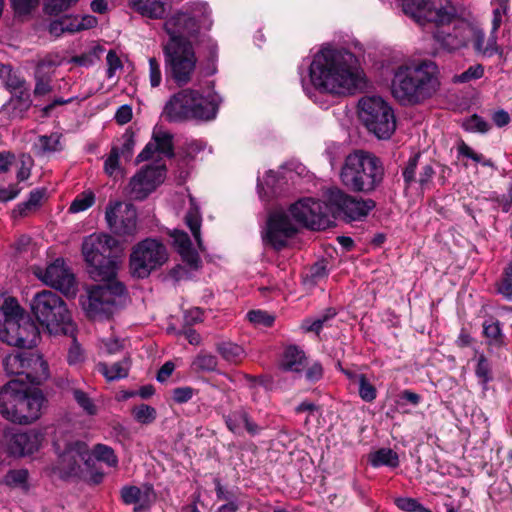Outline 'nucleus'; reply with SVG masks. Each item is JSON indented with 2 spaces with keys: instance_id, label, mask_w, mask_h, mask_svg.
Returning <instances> with one entry per match:
<instances>
[{
  "instance_id": "nucleus-64",
  "label": "nucleus",
  "mask_w": 512,
  "mask_h": 512,
  "mask_svg": "<svg viewBox=\"0 0 512 512\" xmlns=\"http://www.w3.org/2000/svg\"><path fill=\"white\" fill-rule=\"evenodd\" d=\"M32 159L28 155L20 156V167L17 172V179L19 181H25L30 177L31 174Z\"/></svg>"
},
{
  "instance_id": "nucleus-11",
  "label": "nucleus",
  "mask_w": 512,
  "mask_h": 512,
  "mask_svg": "<svg viewBox=\"0 0 512 512\" xmlns=\"http://www.w3.org/2000/svg\"><path fill=\"white\" fill-rule=\"evenodd\" d=\"M402 10L420 25H445L458 14L454 5L448 2L444 5L442 0H402Z\"/></svg>"
},
{
  "instance_id": "nucleus-54",
  "label": "nucleus",
  "mask_w": 512,
  "mask_h": 512,
  "mask_svg": "<svg viewBox=\"0 0 512 512\" xmlns=\"http://www.w3.org/2000/svg\"><path fill=\"white\" fill-rule=\"evenodd\" d=\"M464 127L466 130L471 132L486 133L490 129V124L482 117L474 114L465 121Z\"/></svg>"
},
{
  "instance_id": "nucleus-9",
  "label": "nucleus",
  "mask_w": 512,
  "mask_h": 512,
  "mask_svg": "<svg viewBox=\"0 0 512 512\" xmlns=\"http://www.w3.org/2000/svg\"><path fill=\"white\" fill-rule=\"evenodd\" d=\"M168 260L166 246L158 239L146 238L138 242L130 254V272L135 278H147Z\"/></svg>"
},
{
  "instance_id": "nucleus-21",
  "label": "nucleus",
  "mask_w": 512,
  "mask_h": 512,
  "mask_svg": "<svg viewBox=\"0 0 512 512\" xmlns=\"http://www.w3.org/2000/svg\"><path fill=\"white\" fill-rule=\"evenodd\" d=\"M40 278L45 284L67 296H73L76 293L75 277L59 259L50 264Z\"/></svg>"
},
{
  "instance_id": "nucleus-31",
  "label": "nucleus",
  "mask_w": 512,
  "mask_h": 512,
  "mask_svg": "<svg viewBox=\"0 0 512 512\" xmlns=\"http://www.w3.org/2000/svg\"><path fill=\"white\" fill-rule=\"evenodd\" d=\"M216 351L221 357L230 363H238L244 357V349L235 343L230 341H222L216 344Z\"/></svg>"
},
{
  "instance_id": "nucleus-42",
  "label": "nucleus",
  "mask_w": 512,
  "mask_h": 512,
  "mask_svg": "<svg viewBox=\"0 0 512 512\" xmlns=\"http://www.w3.org/2000/svg\"><path fill=\"white\" fill-rule=\"evenodd\" d=\"M93 455L96 460L106 463L109 467H116L118 458L114 450L104 444H96L93 448Z\"/></svg>"
},
{
  "instance_id": "nucleus-36",
  "label": "nucleus",
  "mask_w": 512,
  "mask_h": 512,
  "mask_svg": "<svg viewBox=\"0 0 512 512\" xmlns=\"http://www.w3.org/2000/svg\"><path fill=\"white\" fill-rule=\"evenodd\" d=\"M42 64L39 63L35 72L34 96L42 97L52 92L51 76L41 71Z\"/></svg>"
},
{
  "instance_id": "nucleus-61",
  "label": "nucleus",
  "mask_w": 512,
  "mask_h": 512,
  "mask_svg": "<svg viewBox=\"0 0 512 512\" xmlns=\"http://www.w3.org/2000/svg\"><path fill=\"white\" fill-rule=\"evenodd\" d=\"M120 151L119 147H112L108 158L105 160L104 168L108 175H113L119 169Z\"/></svg>"
},
{
  "instance_id": "nucleus-35",
  "label": "nucleus",
  "mask_w": 512,
  "mask_h": 512,
  "mask_svg": "<svg viewBox=\"0 0 512 512\" xmlns=\"http://www.w3.org/2000/svg\"><path fill=\"white\" fill-rule=\"evenodd\" d=\"M4 482L6 485L13 488H20L24 491L28 490V470L26 469H11L5 477Z\"/></svg>"
},
{
  "instance_id": "nucleus-56",
  "label": "nucleus",
  "mask_w": 512,
  "mask_h": 512,
  "mask_svg": "<svg viewBox=\"0 0 512 512\" xmlns=\"http://www.w3.org/2000/svg\"><path fill=\"white\" fill-rule=\"evenodd\" d=\"M419 158L420 154H415L410 157L403 170V178L407 186H410L416 181L415 174Z\"/></svg>"
},
{
  "instance_id": "nucleus-33",
  "label": "nucleus",
  "mask_w": 512,
  "mask_h": 512,
  "mask_svg": "<svg viewBox=\"0 0 512 512\" xmlns=\"http://www.w3.org/2000/svg\"><path fill=\"white\" fill-rule=\"evenodd\" d=\"M151 496H154L152 487H146L142 491L137 486H125L121 490V498L125 504H137L143 499L150 500Z\"/></svg>"
},
{
  "instance_id": "nucleus-48",
  "label": "nucleus",
  "mask_w": 512,
  "mask_h": 512,
  "mask_svg": "<svg viewBox=\"0 0 512 512\" xmlns=\"http://www.w3.org/2000/svg\"><path fill=\"white\" fill-rule=\"evenodd\" d=\"M475 373L483 385L492 380L491 365L484 355L478 358Z\"/></svg>"
},
{
  "instance_id": "nucleus-39",
  "label": "nucleus",
  "mask_w": 512,
  "mask_h": 512,
  "mask_svg": "<svg viewBox=\"0 0 512 512\" xmlns=\"http://www.w3.org/2000/svg\"><path fill=\"white\" fill-rule=\"evenodd\" d=\"M483 333L490 344L502 345L504 336L498 320H489L483 323Z\"/></svg>"
},
{
  "instance_id": "nucleus-59",
  "label": "nucleus",
  "mask_w": 512,
  "mask_h": 512,
  "mask_svg": "<svg viewBox=\"0 0 512 512\" xmlns=\"http://www.w3.org/2000/svg\"><path fill=\"white\" fill-rule=\"evenodd\" d=\"M149 63V81L152 87H158L162 81V73L160 64L156 58L151 57L148 60Z\"/></svg>"
},
{
  "instance_id": "nucleus-55",
  "label": "nucleus",
  "mask_w": 512,
  "mask_h": 512,
  "mask_svg": "<svg viewBox=\"0 0 512 512\" xmlns=\"http://www.w3.org/2000/svg\"><path fill=\"white\" fill-rule=\"evenodd\" d=\"M77 1L78 0H47L44 9L49 15H58Z\"/></svg>"
},
{
  "instance_id": "nucleus-50",
  "label": "nucleus",
  "mask_w": 512,
  "mask_h": 512,
  "mask_svg": "<svg viewBox=\"0 0 512 512\" xmlns=\"http://www.w3.org/2000/svg\"><path fill=\"white\" fill-rule=\"evenodd\" d=\"M458 152L460 155L470 158L477 163H481L483 166L493 167L494 164L490 159H484L482 154L476 153L470 146L462 141L458 146Z\"/></svg>"
},
{
  "instance_id": "nucleus-44",
  "label": "nucleus",
  "mask_w": 512,
  "mask_h": 512,
  "mask_svg": "<svg viewBox=\"0 0 512 512\" xmlns=\"http://www.w3.org/2000/svg\"><path fill=\"white\" fill-rule=\"evenodd\" d=\"M3 82L12 94L29 90L25 79L14 72L12 68L10 69V73L4 77Z\"/></svg>"
},
{
  "instance_id": "nucleus-7",
  "label": "nucleus",
  "mask_w": 512,
  "mask_h": 512,
  "mask_svg": "<svg viewBox=\"0 0 512 512\" xmlns=\"http://www.w3.org/2000/svg\"><path fill=\"white\" fill-rule=\"evenodd\" d=\"M35 319L50 333H67L71 326V315L64 300L50 290L36 293L30 302Z\"/></svg>"
},
{
  "instance_id": "nucleus-6",
  "label": "nucleus",
  "mask_w": 512,
  "mask_h": 512,
  "mask_svg": "<svg viewBox=\"0 0 512 512\" xmlns=\"http://www.w3.org/2000/svg\"><path fill=\"white\" fill-rule=\"evenodd\" d=\"M220 102L221 98L217 94L203 96L198 90L184 88L169 98L162 116L174 123L210 121L215 119Z\"/></svg>"
},
{
  "instance_id": "nucleus-30",
  "label": "nucleus",
  "mask_w": 512,
  "mask_h": 512,
  "mask_svg": "<svg viewBox=\"0 0 512 512\" xmlns=\"http://www.w3.org/2000/svg\"><path fill=\"white\" fill-rule=\"evenodd\" d=\"M369 461L373 467L388 466L395 468L399 465L398 454L391 448H381L370 454Z\"/></svg>"
},
{
  "instance_id": "nucleus-29",
  "label": "nucleus",
  "mask_w": 512,
  "mask_h": 512,
  "mask_svg": "<svg viewBox=\"0 0 512 512\" xmlns=\"http://www.w3.org/2000/svg\"><path fill=\"white\" fill-rule=\"evenodd\" d=\"M132 8L143 16L161 18L165 13L164 0H130Z\"/></svg>"
},
{
  "instance_id": "nucleus-12",
  "label": "nucleus",
  "mask_w": 512,
  "mask_h": 512,
  "mask_svg": "<svg viewBox=\"0 0 512 512\" xmlns=\"http://www.w3.org/2000/svg\"><path fill=\"white\" fill-rule=\"evenodd\" d=\"M3 368L7 375H25L34 385H40L49 377L47 362L31 350L7 355L3 359Z\"/></svg>"
},
{
  "instance_id": "nucleus-25",
  "label": "nucleus",
  "mask_w": 512,
  "mask_h": 512,
  "mask_svg": "<svg viewBox=\"0 0 512 512\" xmlns=\"http://www.w3.org/2000/svg\"><path fill=\"white\" fill-rule=\"evenodd\" d=\"M32 105L29 90L14 93L10 100L3 106L10 118H23Z\"/></svg>"
},
{
  "instance_id": "nucleus-2",
  "label": "nucleus",
  "mask_w": 512,
  "mask_h": 512,
  "mask_svg": "<svg viewBox=\"0 0 512 512\" xmlns=\"http://www.w3.org/2000/svg\"><path fill=\"white\" fill-rule=\"evenodd\" d=\"M322 200L303 198L292 204L289 212L293 219L312 230H325L336 219L345 222L362 221L376 207L371 198L351 195L338 187L323 191Z\"/></svg>"
},
{
  "instance_id": "nucleus-49",
  "label": "nucleus",
  "mask_w": 512,
  "mask_h": 512,
  "mask_svg": "<svg viewBox=\"0 0 512 512\" xmlns=\"http://www.w3.org/2000/svg\"><path fill=\"white\" fill-rule=\"evenodd\" d=\"M185 221L187 226L190 228L192 235L197 241L199 247H201V237H200V226L201 219L197 210H190L185 216Z\"/></svg>"
},
{
  "instance_id": "nucleus-37",
  "label": "nucleus",
  "mask_w": 512,
  "mask_h": 512,
  "mask_svg": "<svg viewBox=\"0 0 512 512\" xmlns=\"http://www.w3.org/2000/svg\"><path fill=\"white\" fill-rule=\"evenodd\" d=\"M337 315V311L335 308L329 307L325 309V311L319 315L313 321L305 320L303 323V328L308 332H315L319 334L322 330L323 326L331 319H333Z\"/></svg>"
},
{
  "instance_id": "nucleus-10",
  "label": "nucleus",
  "mask_w": 512,
  "mask_h": 512,
  "mask_svg": "<svg viewBox=\"0 0 512 512\" xmlns=\"http://www.w3.org/2000/svg\"><path fill=\"white\" fill-rule=\"evenodd\" d=\"M167 75L179 87L192 82L196 70L197 57L193 45L167 42L163 46Z\"/></svg>"
},
{
  "instance_id": "nucleus-53",
  "label": "nucleus",
  "mask_w": 512,
  "mask_h": 512,
  "mask_svg": "<svg viewBox=\"0 0 512 512\" xmlns=\"http://www.w3.org/2000/svg\"><path fill=\"white\" fill-rule=\"evenodd\" d=\"M248 320L255 325H262L264 327H270L275 318L262 310H251L247 313Z\"/></svg>"
},
{
  "instance_id": "nucleus-47",
  "label": "nucleus",
  "mask_w": 512,
  "mask_h": 512,
  "mask_svg": "<svg viewBox=\"0 0 512 512\" xmlns=\"http://www.w3.org/2000/svg\"><path fill=\"white\" fill-rule=\"evenodd\" d=\"M359 381V396L365 402H372L376 399L377 391L374 385H372L364 374L358 376Z\"/></svg>"
},
{
  "instance_id": "nucleus-45",
  "label": "nucleus",
  "mask_w": 512,
  "mask_h": 512,
  "mask_svg": "<svg viewBox=\"0 0 512 512\" xmlns=\"http://www.w3.org/2000/svg\"><path fill=\"white\" fill-rule=\"evenodd\" d=\"M497 291L507 300L512 301V261L504 269L502 279L497 284Z\"/></svg>"
},
{
  "instance_id": "nucleus-60",
  "label": "nucleus",
  "mask_w": 512,
  "mask_h": 512,
  "mask_svg": "<svg viewBox=\"0 0 512 512\" xmlns=\"http://www.w3.org/2000/svg\"><path fill=\"white\" fill-rule=\"evenodd\" d=\"M122 145L119 148L120 156H122L125 160H130L133 149L135 146L134 134L126 132L122 136Z\"/></svg>"
},
{
  "instance_id": "nucleus-28",
  "label": "nucleus",
  "mask_w": 512,
  "mask_h": 512,
  "mask_svg": "<svg viewBox=\"0 0 512 512\" xmlns=\"http://www.w3.org/2000/svg\"><path fill=\"white\" fill-rule=\"evenodd\" d=\"M130 366V358L124 357L122 360L115 362L110 366L107 363L100 362L98 363L97 368L108 381H114L127 377Z\"/></svg>"
},
{
  "instance_id": "nucleus-23",
  "label": "nucleus",
  "mask_w": 512,
  "mask_h": 512,
  "mask_svg": "<svg viewBox=\"0 0 512 512\" xmlns=\"http://www.w3.org/2000/svg\"><path fill=\"white\" fill-rule=\"evenodd\" d=\"M24 386L17 380H11L0 388V415L10 422L14 417L12 413L18 409Z\"/></svg>"
},
{
  "instance_id": "nucleus-4",
  "label": "nucleus",
  "mask_w": 512,
  "mask_h": 512,
  "mask_svg": "<svg viewBox=\"0 0 512 512\" xmlns=\"http://www.w3.org/2000/svg\"><path fill=\"white\" fill-rule=\"evenodd\" d=\"M438 66L431 60L399 65L394 69L391 93L402 105L420 104L439 89Z\"/></svg>"
},
{
  "instance_id": "nucleus-57",
  "label": "nucleus",
  "mask_w": 512,
  "mask_h": 512,
  "mask_svg": "<svg viewBox=\"0 0 512 512\" xmlns=\"http://www.w3.org/2000/svg\"><path fill=\"white\" fill-rule=\"evenodd\" d=\"M396 504L401 510L407 512H431L413 498H399L396 500Z\"/></svg>"
},
{
  "instance_id": "nucleus-18",
  "label": "nucleus",
  "mask_w": 512,
  "mask_h": 512,
  "mask_svg": "<svg viewBox=\"0 0 512 512\" xmlns=\"http://www.w3.org/2000/svg\"><path fill=\"white\" fill-rule=\"evenodd\" d=\"M105 219L110 230L117 235L130 236L136 232L137 212L132 204L123 205L121 202L109 204Z\"/></svg>"
},
{
  "instance_id": "nucleus-3",
  "label": "nucleus",
  "mask_w": 512,
  "mask_h": 512,
  "mask_svg": "<svg viewBox=\"0 0 512 512\" xmlns=\"http://www.w3.org/2000/svg\"><path fill=\"white\" fill-rule=\"evenodd\" d=\"M310 79L319 90L352 94L365 86L356 56L345 49L324 48L310 64Z\"/></svg>"
},
{
  "instance_id": "nucleus-63",
  "label": "nucleus",
  "mask_w": 512,
  "mask_h": 512,
  "mask_svg": "<svg viewBox=\"0 0 512 512\" xmlns=\"http://www.w3.org/2000/svg\"><path fill=\"white\" fill-rule=\"evenodd\" d=\"M193 395L194 389L188 386L175 388L172 392V398L178 404L188 402Z\"/></svg>"
},
{
  "instance_id": "nucleus-26",
  "label": "nucleus",
  "mask_w": 512,
  "mask_h": 512,
  "mask_svg": "<svg viewBox=\"0 0 512 512\" xmlns=\"http://www.w3.org/2000/svg\"><path fill=\"white\" fill-rule=\"evenodd\" d=\"M45 189H34L30 192L27 201L19 203L13 210L14 218H24L36 212L42 205Z\"/></svg>"
},
{
  "instance_id": "nucleus-24",
  "label": "nucleus",
  "mask_w": 512,
  "mask_h": 512,
  "mask_svg": "<svg viewBox=\"0 0 512 512\" xmlns=\"http://www.w3.org/2000/svg\"><path fill=\"white\" fill-rule=\"evenodd\" d=\"M224 420L227 428L234 434H241L242 425L251 436H255L261 431V427L252 420L244 407H240L228 415H224Z\"/></svg>"
},
{
  "instance_id": "nucleus-13",
  "label": "nucleus",
  "mask_w": 512,
  "mask_h": 512,
  "mask_svg": "<svg viewBox=\"0 0 512 512\" xmlns=\"http://www.w3.org/2000/svg\"><path fill=\"white\" fill-rule=\"evenodd\" d=\"M39 329L29 316L20 320L4 319L0 325V340L10 346L32 349L37 344Z\"/></svg>"
},
{
  "instance_id": "nucleus-40",
  "label": "nucleus",
  "mask_w": 512,
  "mask_h": 512,
  "mask_svg": "<svg viewBox=\"0 0 512 512\" xmlns=\"http://www.w3.org/2000/svg\"><path fill=\"white\" fill-rule=\"evenodd\" d=\"M202 41L206 43L207 48V65L203 68L202 73L204 76H211L217 71L215 63L217 60L218 47L216 42L209 37Z\"/></svg>"
},
{
  "instance_id": "nucleus-20",
  "label": "nucleus",
  "mask_w": 512,
  "mask_h": 512,
  "mask_svg": "<svg viewBox=\"0 0 512 512\" xmlns=\"http://www.w3.org/2000/svg\"><path fill=\"white\" fill-rule=\"evenodd\" d=\"M46 399L39 389H28L24 386L18 409L12 415L13 423L30 424L40 418Z\"/></svg>"
},
{
  "instance_id": "nucleus-16",
  "label": "nucleus",
  "mask_w": 512,
  "mask_h": 512,
  "mask_svg": "<svg viewBox=\"0 0 512 512\" xmlns=\"http://www.w3.org/2000/svg\"><path fill=\"white\" fill-rule=\"evenodd\" d=\"M199 23L196 13L178 11L164 22V30L169 35L168 42L183 45H192L190 38L199 32Z\"/></svg>"
},
{
  "instance_id": "nucleus-41",
  "label": "nucleus",
  "mask_w": 512,
  "mask_h": 512,
  "mask_svg": "<svg viewBox=\"0 0 512 512\" xmlns=\"http://www.w3.org/2000/svg\"><path fill=\"white\" fill-rule=\"evenodd\" d=\"M132 415L138 423L148 425L155 421L157 412L156 409L150 405L140 404L133 407Z\"/></svg>"
},
{
  "instance_id": "nucleus-14",
  "label": "nucleus",
  "mask_w": 512,
  "mask_h": 512,
  "mask_svg": "<svg viewBox=\"0 0 512 512\" xmlns=\"http://www.w3.org/2000/svg\"><path fill=\"white\" fill-rule=\"evenodd\" d=\"M297 233V227L283 210H275L268 216L266 228L262 233L265 244L275 250H281L287 245L288 238Z\"/></svg>"
},
{
  "instance_id": "nucleus-34",
  "label": "nucleus",
  "mask_w": 512,
  "mask_h": 512,
  "mask_svg": "<svg viewBox=\"0 0 512 512\" xmlns=\"http://www.w3.org/2000/svg\"><path fill=\"white\" fill-rule=\"evenodd\" d=\"M218 359L215 355L200 352L192 362V368L197 372H212L216 371Z\"/></svg>"
},
{
  "instance_id": "nucleus-22",
  "label": "nucleus",
  "mask_w": 512,
  "mask_h": 512,
  "mask_svg": "<svg viewBox=\"0 0 512 512\" xmlns=\"http://www.w3.org/2000/svg\"><path fill=\"white\" fill-rule=\"evenodd\" d=\"M42 436L39 432H17L5 435L7 451L12 456L22 457L38 450Z\"/></svg>"
},
{
  "instance_id": "nucleus-19",
  "label": "nucleus",
  "mask_w": 512,
  "mask_h": 512,
  "mask_svg": "<svg viewBox=\"0 0 512 512\" xmlns=\"http://www.w3.org/2000/svg\"><path fill=\"white\" fill-rule=\"evenodd\" d=\"M91 454L87 444L83 441L67 442L64 449L59 453L58 468L62 477L78 475L80 463L90 465Z\"/></svg>"
},
{
  "instance_id": "nucleus-1",
  "label": "nucleus",
  "mask_w": 512,
  "mask_h": 512,
  "mask_svg": "<svg viewBox=\"0 0 512 512\" xmlns=\"http://www.w3.org/2000/svg\"><path fill=\"white\" fill-rule=\"evenodd\" d=\"M118 241L106 234H92L82 243V254L88 273L95 281L104 282L92 286L80 299L86 315L93 320H109L120 307L125 286L116 280L119 255Z\"/></svg>"
},
{
  "instance_id": "nucleus-32",
  "label": "nucleus",
  "mask_w": 512,
  "mask_h": 512,
  "mask_svg": "<svg viewBox=\"0 0 512 512\" xmlns=\"http://www.w3.org/2000/svg\"><path fill=\"white\" fill-rule=\"evenodd\" d=\"M60 139L61 135L58 133L39 136L38 141L35 144L36 153L43 156L49 153L61 151L62 146Z\"/></svg>"
},
{
  "instance_id": "nucleus-52",
  "label": "nucleus",
  "mask_w": 512,
  "mask_h": 512,
  "mask_svg": "<svg viewBox=\"0 0 512 512\" xmlns=\"http://www.w3.org/2000/svg\"><path fill=\"white\" fill-rule=\"evenodd\" d=\"M484 75V67L481 64L470 66L467 70L454 77L455 82L466 83L480 79Z\"/></svg>"
},
{
  "instance_id": "nucleus-17",
  "label": "nucleus",
  "mask_w": 512,
  "mask_h": 512,
  "mask_svg": "<svg viewBox=\"0 0 512 512\" xmlns=\"http://www.w3.org/2000/svg\"><path fill=\"white\" fill-rule=\"evenodd\" d=\"M437 27L434 38L448 52L465 47L471 38L472 27L469 23L457 19V15L451 22Z\"/></svg>"
},
{
  "instance_id": "nucleus-27",
  "label": "nucleus",
  "mask_w": 512,
  "mask_h": 512,
  "mask_svg": "<svg viewBox=\"0 0 512 512\" xmlns=\"http://www.w3.org/2000/svg\"><path fill=\"white\" fill-rule=\"evenodd\" d=\"M307 364L304 351L297 346H289L285 349L281 366L286 371L301 372Z\"/></svg>"
},
{
  "instance_id": "nucleus-38",
  "label": "nucleus",
  "mask_w": 512,
  "mask_h": 512,
  "mask_svg": "<svg viewBox=\"0 0 512 512\" xmlns=\"http://www.w3.org/2000/svg\"><path fill=\"white\" fill-rule=\"evenodd\" d=\"M153 141L157 145L158 153L169 158L174 156L173 137L167 132H154Z\"/></svg>"
},
{
  "instance_id": "nucleus-58",
  "label": "nucleus",
  "mask_w": 512,
  "mask_h": 512,
  "mask_svg": "<svg viewBox=\"0 0 512 512\" xmlns=\"http://www.w3.org/2000/svg\"><path fill=\"white\" fill-rule=\"evenodd\" d=\"M328 275L327 263L325 260L318 261L314 263L308 273V277L311 279L313 283L319 282L321 279L325 278Z\"/></svg>"
},
{
  "instance_id": "nucleus-51",
  "label": "nucleus",
  "mask_w": 512,
  "mask_h": 512,
  "mask_svg": "<svg viewBox=\"0 0 512 512\" xmlns=\"http://www.w3.org/2000/svg\"><path fill=\"white\" fill-rule=\"evenodd\" d=\"M73 397L77 404L89 415L96 414V406L87 393L80 389L73 390Z\"/></svg>"
},
{
  "instance_id": "nucleus-46",
  "label": "nucleus",
  "mask_w": 512,
  "mask_h": 512,
  "mask_svg": "<svg viewBox=\"0 0 512 512\" xmlns=\"http://www.w3.org/2000/svg\"><path fill=\"white\" fill-rule=\"evenodd\" d=\"M95 201V196L91 191H85L77 196L69 207L72 213H78L90 208Z\"/></svg>"
},
{
  "instance_id": "nucleus-5",
  "label": "nucleus",
  "mask_w": 512,
  "mask_h": 512,
  "mask_svg": "<svg viewBox=\"0 0 512 512\" xmlns=\"http://www.w3.org/2000/svg\"><path fill=\"white\" fill-rule=\"evenodd\" d=\"M385 169L374 153L357 149L349 153L340 170V180L350 191L371 194L383 182Z\"/></svg>"
},
{
  "instance_id": "nucleus-62",
  "label": "nucleus",
  "mask_w": 512,
  "mask_h": 512,
  "mask_svg": "<svg viewBox=\"0 0 512 512\" xmlns=\"http://www.w3.org/2000/svg\"><path fill=\"white\" fill-rule=\"evenodd\" d=\"M214 483L217 500L226 502L238 501L236 493L233 490H228L224 487L219 479H215Z\"/></svg>"
},
{
  "instance_id": "nucleus-43",
  "label": "nucleus",
  "mask_w": 512,
  "mask_h": 512,
  "mask_svg": "<svg viewBox=\"0 0 512 512\" xmlns=\"http://www.w3.org/2000/svg\"><path fill=\"white\" fill-rule=\"evenodd\" d=\"M1 310L5 319L20 320V317L25 316L18 301L13 297L4 298L1 304Z\"/></svg>"
},
{
  "instance_id": "nucleus-15",
  "label": "nucleus",
  "mask_w": 512,
  "mask_h": 512,
  "mask_svg": "<svg viewBox=\"0 0 512 512\" xmlns=\"http://www.w3.org/2000/svg\"><path fill=\"white\" fill-rule=\"evenodd\" d=\"M164 165H148L136 173L129 181L127 194L132 200L142 201L148 197L165 179Z\"/></svg>"
},
{
  "instance_id": "nucleus-8",
  "label": "nucleus",
  "mask_w": 512,
  "mask_h": 512,
  "mask_svg": "<svg viewBox=\"0 0 512 512\" xmlns=\"http://www.w3.org/2000/svg\"><path fill=\"white\" fill-rule=\"evenodd\" d=\"M359 117L368 131L379 139H389L396 130L394 111L379 96H368L359 101Z\"/></svg>"
}]
</instances>
